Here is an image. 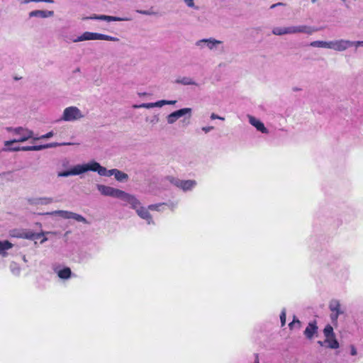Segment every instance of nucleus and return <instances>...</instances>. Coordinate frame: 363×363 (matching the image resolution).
Listing matches in <instances>:
<instances>
[{
	"mask_svg": "<svg viewBox=\"0 0 363 363\" xmlns=\"http://www.w3.org/2000/svg\"><path fill=\"white\" fill-rule=\"evenodd\" d=\"M6 130L9 133H11L16 136V138L11 140H6L4 143V146L7 147L11 145L13 143H23L27 141L29 139L34 140V132L26 127L18 126V127H6Z\"/></svg>",
	"mask_w": 363,
	"mask_h": 363,
	"instance_id": "f257e3e1",
	"label": "nucleus"
},
{
	"mask_svg": "<svg viewBox=\"0 0 363 363\" xmlns=\"http://www.w3.org/2000/svg\"><path fill=\"white\" fill-rule=\"evenodd\" d=\"M108 40L113 42H118L119 38L116 37H113L111 35L98 33H91V32H84L80 36L77 37L72 40L74 43H78L84 40Z\"/></svg>",
	"mask_w": 363,
	"mask_h": 363,
	"instance_id": "f03ea898",
	"label": "nucleus"
},
{
	"mask_svg": "<svg viewBox=\"0 0 363 363\" xmlns=\"http://www.w3.org/2000/svg\"><path fill=\"white\" fill-rule=\"evenodd\" d=\"M166 180H167L172 184L182 189L184 191H191L197 185V182L196 180H182L172 176H167L166 177Z\"/></svg>",
	"mask_w": 363,
	"mask_h": 363,
	"instance_id": "7ed1b4c3",
	"label": "nucleus"
},
{
	"mask_svg": "<svg viewBox=\"0 0 363 363\" xmlns=\"http://www.w3.org/2000/svg\"><path fill=\"white\" fill-rule=\"evenodd\" d=\"M46 215H50V216H60V217L65 218V219H74L78 222H82L84 223L88 224V220L83 217L82 216L77 214L76 213L68 211H63V210H57L51 212H47L45 213Z\"/></svg>",
	"mask_w": 363,
	"mask_h": 363,
	"instance_id": "20e7f679",
	"label": "nucleus"
},
{
	"mask_svg": "<svg viewBox=\"0 0 363 363\" xmlns=\"http://www.w3.org/2000/svg\"><path fill=\"white\" fill-rule=\"evenodd\" d=\"M82 111L76 106H69L66 108L64 111L61 120L65 121H73L84 118Z\"/></svg>",
	"mask_w": 363,
	"mask_h": 363,
	"instance_id": "39448f33",
	"label": "nucleus"
},
{
	"mask_svg": "<svg viewBox=\"0 0 363 363\" xmlns=\"http://www.w3.org/2000/svg\"><path fill=\"white\" fill-rule=\"evenodd\" d=\"M96 188L100 193L106 196H111L113 198L121 199L124 191L118 189H116L111 186H106L104 184H96Z\"/></svg>",
	"mask_w": 363,
	"mask_h": 363,
	"instance_id": "423d86ee",
	"label": "nucleus"
},
{
	"mask_svg": "<svg viewBox=\"0 0 363 363\" xmlns=\"http://www.w3.org/2000/svg\"><path fill=\"white\" fill-rule=\"evenodd\" d=\"M223 43L222 41L216 40L215 38H203L197 40L195 43L196 46L200 49H203L205 46L207 47L210 50H216L219 45Z\"/></svg>",
	"mask_w": 363,
	"mask_h": 363,
	"instance_id": "0eeeda50",
	"label": "nucleus"
},
{
	"mask_svg": "<svg viewBox=\"0 0 363 363\" xmlns=\"http://www.w3.org/2000/svg\"><path fill=\"white\" fill-rule=\"evenodd\" d=\"M329 309L332 312L330 318L332 321L336 322L340 315L344 313V311L341 309V305L339 300L333 298L329 302Z\"/></svg>",
	"mask_w": 363,
	"mask_h": 363,
	"instance_id": "6e6552de",
	"label": "nucleus"
},
{
	"mask_svg": "<svg viewBox=\"0 0 363 363\" xmlns=\"http://www.w3.org/2000/svg\"><path fill=\"white\" fill-rule=\"evenodd\" d=\"M350 48V40L337 39L330 41V49L337 52H344Z\"/></svg>",
	"mask_w": 363,
	"mask_h": 363,
	"instance_id": "1a4fd4ad",
	"label": "nucleus"
},
{
	"mask_svg": "<svg viewBox=\"0 0 363 363\" xmlns=\"http://www.w3.org/2000/svg\"><path fill=\"white\" fill-rule=\"evenodd\" d=\"M191 111H192V110L191 108H184L179 109V110L175 111L172 112V113L169 114L167 116V121L169 124H173L179 118H181L186 114H189V117H190Z\"/></svg>",
	"mask_w": 363,
	"mask_h": 363,
	"instance_id": "9d476101",
	"label": "nucleus"
},
{
	"mask_svg": "<svg viewBox=\"0 0 363 363\" xmlns=\"http://www.w3.org/2000/svg\"><path fill=\"white\" fill-rule=\"evenodd\" d=\"M318 31V28L307 25H298L291 26V35L298 33H305L312 35L313 33Z\"/></svg>",
	"mask_w": 363,
	"mask_h": 363,
	"instance_id": "9b49d317",
	"label": "nucleus"
},
{
	"mask_svg": "<svg viewBox=\"0 0 363 363\" xmlns=\"http://www.w3.org/2000/svg\"><path fill=\"white\" fill-rule=\"evenodd\" d=\"M96 172L100 176L111 177V169L108 170L106 168L102 167L99 162L95 161L90 162V170Z\"/></svg>",
	"mask_w": 363,
	"mask_h": 363,
	"instance_id": "f8f14e48",
	"label": "nucleus"
},
{
	"mask_svg": "<svg viewBox=\"0 0 363 363\" xmlns=\"http://www.w3.org/2000/svg\"><path fill=\"white\" fill-rule=\"evenodd\" d=\"M121 200L129 203L131 208L135 211L141 206L140 201L136 199L135 196L128 194L125 191L123 192Z\"/></svg>",
	"mask_w": 363,
	"mask_h": 363,
	"instance_id": "ddd939ff",
	"label": "nucleus"
},
{
	"mask_svg": "<svg viewBox=\"0 0 363 363\" xmlns=\"http://www.w3.org/2000/svg\"><path fill=\"white\" fill-rule=\"evenodd\" d=\"M28 203L33 206H45L52 203L54 200L51 197H39L29 198L27 199Z\"/></svg>",
	"mask_w": 363,
	"mask_h": 363,
	"instance_id": "4468645a",
	"label": "nucleus"
},
{
	"mask_svg": "<svg viewBox=\"0 0 363 363\" xmlns=\"http://www.w3.org/2000/svg\"><path fill=\"white\" fill-rule=\"evenodd\" d=\"M90 170V162L79 164L70 168L72 176L81 175Z\"/></svg>",
	"mask_w": 363,
	"mask_h": 363,
	"instance_id": "2eb2a0df",
	"label": "nucleus"
},
{
	"mask_svg": "<svg viewBox=\"0 0 363 363\" xmlns=\"http://www.w3.org/2000/svg\"><path fill=\"white\" fill-rule=\"evenodd\" d=\"M247 118L249 119V123L254 126L257 130L260 131L262 133H267L268 130L265 128L264 123L256 118L255 117L247 115Z\"/></svg>",
	"mask_w": 363,
	"mask_h": 363,
	"instance_id": "dca6fc26",
	"label": "nucleus"
},
{
	"mask_svg": "<svg viewBox=\"0 0 363 363\" xmlns=\"http://www.w3.org/2000/svg\"><path fill=\"white\" fill-rule=\"evenodd\" d=\"M148 208H145L143 206H140L138 210H136V213L142 219L146 220L147 224H154V221L152 220V216L148 211Z\"/></svg>",
	"mask_w": 363,
	"mask_h": 363,
	"instance_id": "f3484780",
	"label": "nucleus"
},
{
	"mask_svg": "<svg viewBox=\"0 0 363 363\" xmlns=\"http://www.w3.org/2000/svg\"><path fill=\"white\" fill-rule=\"evenodd\" d=\"M54 16L53 11L34 10L28 13L30 18L38 17L41 18H50Z\"/></svg>",
	"mask_w": 363,
	"mask_h": 363,
	"instance_id": "a211bd4d",
	"label": "nucleus"
},
{
	"mask_svg": "<svg viewBox=\"0 0 363 363\" xmlns=\"http://www.w3.org/2000/svg\"><path fill=\"white\" fill-rule=\"evenodd\" d=\"M318 333L316 321L310 322L304 330V335L308 339H312L313 335Z\"/></svg>",
	"mask_w": 363,
	"mask_h": 363,
	"instance_id": "6ab92c4d",
	"label": "nucleus"
},
{
	"mask_svg": "<svg viewBox=\"0 0 363 363\" xmlns=\"http://www.w3.org/2000/svg\"><path fill=\"white\" fill-rule=\"evenodd\" d=\"M175 83L179 84H182L184 86H187V85H194L196 86H199V84L197 82H196L193 79V78H191L190 77H179L175 80Z\"/></svg>",
	"mask_w": 363,
	"mask_h": 363,
	"instance_id": "aec40b11",
	"label": "nucleus"
},
{
	"mask_svg": "<svg viewBox=\"0 0 363 363\" xmlns=\"http://www.w3.org/2000/svg\"><path fill=\"white\" fill-rule=\"evenodd\" d=\"M113 175L118 182H125L128 179V175L117 169H111V176Z\"/></svg>",
	"mask_w": 363,
	"mask_h": 363,
	"instance_id": "412c9836",
	"label": "nucleus"
},
{
	"mask_svg": "<svg viewBox=\"0 0 363 363\" xmlns=\"http://www.w3.org/2000/svg\"><path fill=\"white\" fill-rule=\"evenodd\" d=\"M272 33L275 35H291V26L288 27H274Z\"/></svg>",
	"mask_w": 363,
	"mask_h": 363,
	"instance_id": "4be33fe9",
	"label": "nucleus"
},
{
	"mask_svg": "<svg viewBox=\"0 0 363 363\" xmlns=\"http://www.w3.org/2000/svg\"><path fill=\"white\" fill-rule=\"evenodd\" d=\"M330 41L315 40L310 43L312 48H320L330 49Z\"/></svg>",
	"mask_w": 363,
	"mask_h": 363,
	"instance_id": "5701e85b",
	"label": "nucleus"
},
{
	"mask_svg": "<svg viewBox=\"0 0 363 363\" xmlns=\"http://www.w3.org/2000/svg\"><path fill=\"white\" fill-rule=\"evenodd\" d=\"M72 271L69 267H65L64 269L59 270L57 272L58 277L62 279H68L70 278Z\"/></svg>",
	"mask_w": 363,
	"mask_h": 363,
	"instance_id": "b1692460",
	"label": "nucleus"
},
{
	"mask_svg": "<svg viewBox=\"0 0 363 363\" xmlns=\"http://www.w3.org/2000/svg\"><path fill=\"white\" fill-rule=\"evenodd\" d=\"M12 244L9 241L0 242V255L5 257L6 255V250L11 248Z\"/></svg>",
	"mask_w": 363,
	"mask_h": 363,
	"instance_id": "393cba45",
	"label": "nucleus"
},
{
	"mask_svg": "<svg viewBox=\"0 0 363 363\" xmlns=\"http://www.w3.org/2000/svg\"><path fill=\"white\" fill-rule=\"evenodd\" d=\"M324 342L328 343V347L331 349H337L339 347V343L335 337L328 338Z\"/></svg>",
	"mask_w": 363,
	"mask_h": 363,
	"instance_id": "a878e982",
	"label": "nucleus"
},
{
	"mask_svg": "<svg viewBox=\"0 0 363 363\" xmlns=\"http://www.w3.org/2000/svg\"><path fill=\"white\" fill-rule=\"evenodd\" d=\"M323 333L325 336L326 337V339L334 337L335 334L333 332V328L331 325H328L325 326V328L323 330Z\"/></svg>",
	"mask_w": 363,
	"mask_h": 363,
	"instance_id": "bb28decb",
	"label": "nucleus"
},
{
	"mask_svg": "<svg viewBox=\"0 0 363 363\" xmlns=\"http://www.w3.org/2000/svg\"><path fill=\"white\" fill-rule=\"evenodd\" d=\"M10 269L13 274L18 276L21 273V268L16 262H11L10 264Z\"/></svg>",
	"mask_w": 363,
	"mask_h": 363,
	"instance_id": "cd10ccee",
	"label": "nucleus"
},
{
	"mask_svg": "<svg viewBox=\"0 0 363 363\" xmlns=\"http://www.w3.org/2000/svg\"><path fill=\"white\" fill-rule=\"evenodd\" d=\"M130 19L128 18H121V17H116V16H106L105 21H130Z\"/></svg>",
	"mask_w": 363,
	"mask_h": 363,
	"instance_id": "c85d7f7f",
	"label": "nucleus"
},
{
	"mask_svg": "<svg viewBox=\"0 0 363 363\" xmlns=\"http://www.w3.org/2000/svg\"><path fill=\"white\" fill-rule=\"evenodd\" d=\"M73 145V143H51L46 144V149L56 147L62 146V145Z\"/></svg>",
	"mask_w": 363,
	"mask_h": 363,
	"instance_id": "c756f323",
	"label": "nucleus"
},
{
	"mask_svg": "<svg viewBox=\"0 0 363 363\" xmlns=\"http://www.w3.org/2000/svg\"><path fill=\"white\" fill-rule=\"evenodd\" d=\"M165 203H160L157 204H151L148 206V209L151 211H161V206L163 205H166Z\"/></svg>",
	"mask_w": 363,
	"mask_h": 363,
	"instance_id": "7c9ffc66",
	"label": "nucleus"
},
{
	"mask_svg": "<svg viewBox=\"0 0 363 363\" xmlns=\"http://www.w3.org/2000/svg\"><path fill=\"white\" fill-rule=\"evenodd\" d=\"M133 108H154V103H144L140 105H133Z\"/></svg>",
	"mask_w": 363,
	"mask_h": 363,
	"instance_id": "2f4dec72",
	"label": "nucleus"
},
{
	"mask_svg": "<svg viewBox=\"0 0 363 363\" xmlns=\"http://www.w3.org/2000/svg\"><path fill=\"white\" fill-rule=\"evenodd\" d=\"M301 326V321L296 319L295 316L294 317L293 321L289 324V327L290 328V329H293L294 327H297L298 328H300Z\"/></svg>",
	"mask_w": 363,
	"mask_h": 363,
	"instance_id": "473e14b6",
	"label": "nucleus"
},
{
	"mask_svg": "<svg viewBox=\"0 0 363 363\" xmlns=\"http://www.w3.org/2000/svg\"><path fill=\"white\" fill-rule=\"evenodd\" d=\"M54 135L53 131L48 132L45 135H43L41 136H34V140H38L40 139H48L52 138Z\"/></svg>",
	"mask_w": 363,
	"mask_h": 363,
	"instance_id": "72a5a7b5",
	"label": "nucleus"
},
{
	"mask_svg": "<svg viewBox=\"0 0 363 363\" xmlns=\"http://www.w3.org/2000/svg\"><path fill=\"white\" fill-rule=\"evenodd\" d=\"M286 309L283 308V310L281 311V313L280 314V320H281V326H284L286 324Z\"/></svg>",
	"mask_w": 363,
	"mask_h": 363,
	"instance_id": "f704fd0d",
	"label": "nucleus"
},
{
	"mask_svg": "<svg viewBox=\"0 0 363 363\" xmlns=\"http://www.w3.org/2000/svg\"><path fill=\"white\" fill-rule=\"evenodd\" d=\"M21 147H9V146H7V147L5 146V147H4L2 149V150L4 152H17V151H21Z\"/></svg>",
	"mask_w": 363,
	"mask_h": 363,
	"instance_id": "c9c22d12",
	"label": "nucleus"
},
{
	"mask_svg": "<svg viewBox=\"0 0 363 363\" xmlns=\"http://www.w3.org/2000/svg\"><path fill=\"white\" fill-rule=\"evenodd\" d=\"M72 176L70 169L66 171L60 172L57 173V177H67Z\"/></svg>",
	"mask_w": 363,
	"mask_h": 363,
	"instance_id": "e433bc0d",
	"label": "nucleus"
},
{
	"mask_svg": "<svg viewBox=\"0 0 363 363\" xmlns=\"http://www.w3.org/2000/svg\"><path fill=\"white\" fill-rule=\"evenodd\" d=\"M136 12L138 13H140V14L147 15V16H151V15L155 14V12H154L152 10H137Z\"/></svg>",
	"mask_w": 363,
	"mask_h": 363,
	"instance_id": "4c0bfd02",
	"label": "nucleus"
},
{
	"mask_svg": "<svg viewBox=\"0 0 363 363\" xmlns=\"http://www.w3.org/2000/svg\"><path fill=\"white\" fill-rule=\"evenodd\" d=\"M351 47H355L356 48L359 47H363V41L357 40V41H352L350 40V48Z\"/></svg>",
	"mask_w": 363,
	"mask_h": 363,
	"instance_id": "58836bf2",
	"label": "nucleus"
},
{
	"mask_svg": "<svg viewBox=\"0 0 363 363\" xmlns=\"http://www.w3.org/2000/svg\"><path fill=\"white\" fill-rule=\"evenodd\" d=\"M184 2L186 3V6L189 8H194L196 9H199L198 7L195 6L194 0H184Z\"/></svg>",
	"mask_w": 363,
	"mask_h": 363,
	"instance_id": "ea45409f",
	"label": "nucleus"
},
{
	"mask_svg": "<svg viewBox=\"0 0 363 363\" xmlns=\"http://www.w3.org/2000/svg\"><path fill=\"white\" fill-rule=\"evenodd\" d=\"M46 149V145H33V151H40Z\"/></svg>",
	"mask_w": 363,
	"mask_h": 363,
	"instance_id": "a19ab883",
	"label": "nucleus"
},
{
	"mask_svg": "<svg viewBox=\"0 0 363 363\" xmlns=\"http://www.w3.org/2000/svg\"><path fill=\"white\" fill-rule=\"evenodd\" d=\"M166 105V100H160L157 102H154V108L155 107H162Z\"/></svg>",
	"mask_w": 363,
	"mask_h": 363,
	"instance_id": "79ce46f5",
	"label": "nucleus"
},
{
	"mask_svg": "<svg viewBox=\"0 0 363 363\" xmlns=\"http://www.w3.org/2000/svg\"><path fill=\"white\" fill-rule=\"evenodd\" d=\"M24 238L29 239V240H34V233L28 231L25 233Z\"/></svg>",
	"mask_w": 363,
	"mask_h": 363,
	"instance_id": "37998d69",
	"label": "nucleus"
},
{
	"mask_svg": "<svg viewBox=\"0 0 363 363\" xmlns=\"http://www.w3.org/2000/svg\"><path fill=\"white\" fill-rule=\"evenodd\" d=\"M210 118H211V120H216V119H219V120H221V121H224L225 120V118L223 117L219 116H218L217 114H216L214 113L211 114Z\"/></svg>",
	"mask_w": 363,
	"mask_h": 363,
	"instance_id": "c03bdc74",
	"label": "nucleus"
},
{
	"mask_svg": "<svg viewBox=\"0 0 363 363\" xmlns=\"http://www.w3.org/2000/svg\"><path fill=\"white\" fill-rule=\"evenodd\" d=\"M45 233H34V240L39 239L41 238L42 235H43ZM46 233H52V232H47ZM56 233H52V234H55Z\"/></svg>",
	"mask_w": 363,
	"mask_h": 363,
	"instance_id": "a18cd8bd",
	"label": "nucleus"
},
{
	"mask_svg": "<svg viewBox=\"0 0 363 363\" xmlns=\"http://www.w3.org/2000/svg\"><path fill=\"white\" fill-rule=\"evenodd\" d=\"M213 126H205V127H203L201 129L203 131H204L206 133H208V132L211 131L212 130H213Z\"/></svg>",
	"mask_w": 363,
	"mask_h": 363,
	"instance_id": "49530a36",
	"label": "nucleus"
},
{
	"mask_svg": "<svg viewBox=\"0 0 363 363\" xmlns=\"http://www.w3.org/2000/svg\"><path fill=\"white\" fill-rule=\"evenodd\" d=\"M285 6V4L282 3V2H279V3H277V4H272L271 6H270V9H274L277 6Z\"/></svg>",
	"mask_w": 363,
	"mask_h": 363,
	"instance_id": "de8ad7c7",
	"label": "nucleus"
},
{
	"mask_svg": "<svg viewBox=\"0 0 363 363\" xmlns=\"http://www.w3.org/2000/svg\"><path fill=\"white\" fill-rule=\"evenodd\" d=\"M21 149V151H33V146H23Z\"/></svg>",
	"mask_w": 363,
	"mask_h": 363,
	"instance_id": "09e8293b",
	"label": "nucleus"
},
{
	"mask_svg": "<svg viewBox=\"0 0 363 363\" xmlns=\"http://www.w3.org/2000/svg\"><path fill=\"white\" fill-rule=\"evenodd\" d=\"M159 120H160V119H159L158 116H157V115H155V116L152 117V120H151V123H158Z\"/></svg>",
	"mask_w": 363,
	"mask_h": 363,
	"instance_id": "8fccbe9b",
	"label": "nucleus"
},
{
	"mask_svg": "<svg viewBox=\"0 0 363 363\" xmlns=\"http://www.w3.org/2000/svg\"><path fill=\"white\" fill-rule=\"evenodd\" d=\"M176 103V100H166V105H174Z\"/></svg>",
	"mask_w": 363,
	"mask_h": 363,
	"instance_id": "3c124183",
	"label": "nucleus"
},
{
	"mask_svg": "<svg viewBox=\"0 0 363 363\" xmlns=\"http://www.w3.org/2000/svg\"><path fill=\"white\" fill-rule=\"evenodd\" d=\"M357 350H356V348H355L353 345H352V346H351V354H352V356H354V355H356V354H357Z\"/></svg>",
	"mask_w": 363,
	"mask_h": 363,
	"instance_id": "603ef678",
	"label": "nucleus"
},
{
	"mask_svg": "<svg viewBox=\"0 0 363 363\" xmlns=\"http://www.w3.org/2000/svg\"><path fill=\"white\" fill-rule=\"evenodd\" d=\"M98 18H99V15H93L91 16H89V17H86L84 18V19H94V20H98Z\"/></svg>",
	"mask_w": 363,
	"mask_h": 363,
	"instance_id": "864d4df0",
	"label": "nucleus"
},
{
	"mask_svg": "<svg viewBox=\"0 0 363 363\" xmlns=\"http://www.w3.org/2000/svg\"><path fill=\"white\" fill-rule=\"evenodd\" d=\"M30 2H32V0H20V3L22 4H28Z\"/></svg>",
	"mask_w": 363,
	"mask_h": 363,
	"instance_id": "5fc2aeb1",
	"label": "nucleus"
},
{
	"mask_svg": "<svg viewBox=\"0 0 363 363\" xmlns=\"http://www.w3.org/2000/svg\"><path fill=\"white\" fill-rule=\"evenodd\" d=\"M177 206V203H174L173 202L170 203L169 204V206L171 208L172 210H173Z\"/></svg>",
	"mask_w": 363,
	"mask_h": 363,
	"instance_id": "6e6d98bb",
	"label": "nucleus"
},
{
	"mask_svg": "<svg viewBox=\"0 0 363 363\" xmlns=\"http://www.w3.org/2000/svg\"><path fill=\"white\" fill-rule=\"evenodd\" d=\"M106 15H99L98 20L105 21Z\"/></svg>",
	"mask_w": 363,
	"mask_h": 363,
	"instance_id": "4d7b16f0",
	"label": "nucleus"
},
{
	"mask_svg": "<svg viewBox=\"0 0 363 363\" xmlns=\"http://www.w3.org/2000/svg\"><path fill=\"white\" fill-rule=\"evenodd\" d=\"M40 2H45V3L52 4V3H54V0H40Z\"/></svg>",
	"mask_w": 363,
	"mask_h": 363,
	"instance_id": "13d9d810",
	"label": "nucleus"
},
{
	"mask_svg": "<svg viewBox=\"0 0 363 363\" xmlns=\"http://www.w3.org/2000/svg\"><path fill=\"white\" fill-rule=\"evenodd\" d=\"M255 363H259V355H258V354H255Z\"/></svg>",
	"mask_w": 363,
	"mask_h": 363,
	"instance_id": "bf43d9fd",
	"label": "nucleus"
},
{
	"mask_svg": "<svg viewBox=\"0 0 363 363\" xmlns=\"http://www.w3.org/2000/svg\"><path fill=\"white\" fill-rule=\"evenodd\" d=\"M47 240H48L47 238H43V239L40 241V243H43V242H45Z\"/></svg>",
	"mask_w": 363,
	"mask_h": 363,
	"instance_id": "052dcab7",
	"label": "nucleus"
},
{
	"mask_svg": "<svg viewBox=\"0 0 363 363\" xmlns=\"http://www.w3.org/2000/svg\"><path fill=\"white\" fill-rule=\"evenodd\" d=\"M318 343L320 345L323 346V344H324L325 342H322V341H318Z\"/></svg>",
	"mask_w": 363,
	"mask_h": 363,
	"instance_id": "680f3d73",
	"label": "nucleus"
},
{
	"mask_svg": "<svg viewBox=\"0 0 363 363\" xmlns=\"http://www.w3.org/2000/svg\"><path fill=\"white\" fill-rule=\"evenodd\" d=\"M80 72V68L77 67L75 70H74V72Z\"/></svg>",
	"mask_w": 363,
	"mask_h": 363,
	"instance_id": "e2e57ef3",
	"label": "nucleus"
},
{
	"mask_svg": "<svg viewBox=\"0 0 363 363\" xmlns=\"http://www.w3.org/2000/svg\"><path fill=\"white\" fill-rule=\"evenodd\" d=\"M32 2H40V0H32Z\"/></svg>",
	"mask_w": 363,
	"mask_h": 363,
	"instance_id": "0e129e2a",
	"label": "nucleus"
},
{
	"mask_svg": "<svg viewBox=\"0 0 363 363\" xmlns=\"http://www.w3.org/2000/svg\"><path fill=\"white\" fill-rule=\"evenodd\" d=\"M313 4H315L318 0H311Z\"/></svg>",
	"mask_w": 363,
	"mask_h": 363,
	"instance_id": "69168bd1",
	"label": "nucleus"
},
{
	"mask_svg": "<svg viewBox=\"0 0 363 363\" xmlns=\"http://www.w3.org/2000/svg\"><path fill=\"white\" fill-rule=\"evenodd\" d=\"M23 259L24 262H27L25 256H23Z\"/></svg>",
	"mask_w": 363,
	"mask_h": 363,
	"instance_id": "338daca9",
	"label": "nucleus"
},
{
	"mask_svg": "<svg viewBox=\"0 0 363 363\" xmlns=\"http://www.w3.org/2000/svg\"><path fill=\"white\" fill-rule=\"evenodd\" d=\"M140 95H142V96L146 95V93L141 94Z\"/></svg>",
	"mask_w": 363,
	"mask_h": 363,
	"instance_id": "774afa93",
	"label": "nucleus"
}]
</instances>
